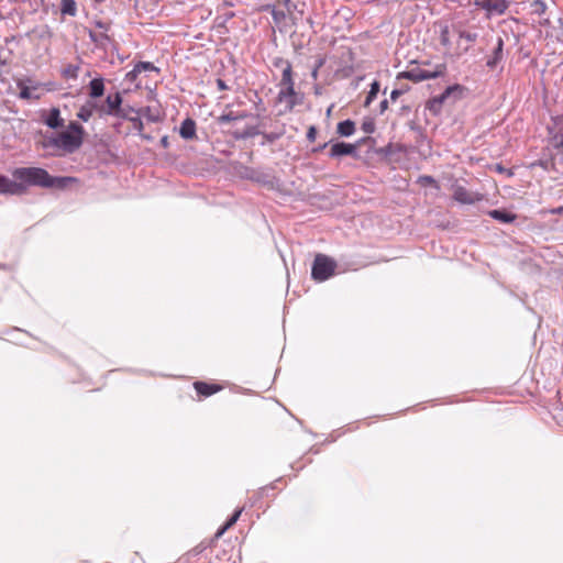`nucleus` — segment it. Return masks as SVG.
Instances as JSON below:
<instances>
[{
  "instance_id": "aec40b11",
  "label": "nucleus",
  "mask_w": 563,
  "mask_h": 563,
  "mask_svg": "<svg viewBox=\"0 0 563 563\" xmlns=\"http://www.w3.org/2000/svg\"><path fill=\"white\" fill-rule=\"evenodd\" d=\"M503 47H504V41L501 38H498L497 46L494 49L492 56L487 59L486 65L489 68H494L503 58Z\"/></svg>"
},
{
  "instance_id": "b1692460",
  "label": "nucleus",
  "mask_w": 563,
  "mask_h": 563,
  "mask_svg": "<svg viewBox=\"0 0 563 563\" xmlns=\"http://www.w3.org/2000/svg\"><path fill=\"white\" fill-rule=\"evenodd\" d=\"M92 115V106L86 102L79 108V111L77 112V117L84 122L89 121Z\"/></svg>"
},
{
  "instance_id": "2eb2a0df",
  "label": "nucleus",
  "mask_w": 563,
  "mask_h": 563,
  "mask_svg": "<svg viewBox=\"0 0 563 563\" xmlns=\"http://www.w3.org/2000/svg\"><path fill=\"white\" fill-rule=\"evenodd\" d=\"M456 34L461 44L468 45V48L477 41V34L456 25Z\"/></svg>"
},
{
  "instance_id": "412c9836",
  "label": "nucleus",
  "mask_w": 563,
  "mask_h": 563,
  "mask_svg": "<svg viewBox=\"0 0 563 563\" xmlns=\"http://www.w3.org/2000/svg\"><path fill=\"white\" fill-rule=\"evenodd\" d=\"M336 132L341 136H350L355 132V123L347 119L338 123Z\"/></svg>"
},
{
  "instance_id": "20e7f679",
  "label": "nucleus",
  "mask_w": 563,
  "mask_h": 563,
  "mask_svg": "<svg viewBox=\"0 0 563 563\" xmlns=\"http://www.w3.org/2000/svg\"><path fill=\"white\" fill-rule=\"evenodd\" d=\"M336 263L324 254H317L312 264L311 276L317 282H324L334 275Z\"/></svg>"
},
{
  "instance_id": "f704fd0d",
  "label": "nucleus",
  "mask_w": 563,
  "mask_h": 563,
  "mask_svg": "<svg viewBox=\"0 0 563 563\" xmlns=\"http://www.w3.org/2000/svg\"><path fill=\"white\" fill-rule=\"evenodd\" d=\"M316 136H317V129L314 126H310L307 132V139L310 142H313L316 140Z\"/></svg>"
},
{
  "instance_id": "9d476101",
  "label": "nucleus",
  "mask_w": 563,
  "mask_h": 563,
  "mask_svg": "<svg viewBox=\"0 0 563 563\" xmlns=\"http://www.w3.org/2000/svg\"><path fill=\"white\" fill-rule=\"evenodd\" d=\"M358 144H350L344 142H338L331 145L329 151V156L332 158H338L346 155L356 156V150Z\"/></svg>"
},
{
  "instance_id": "c85d7f7f",
  "label": "nucleus",
  "mask_w": 563,
  "mask_h": 563,
  "mask_svg": "<svg viewBox=\"0 0 563 563\" xmlns=\"http://www.w3.org/2000/svg\"><path fill=\"white\" fill-rule=\"evenodd\" d=\"M379 91V84L377 81H374L371 85V90L366 97L365 106H368L376 97Z\"/></svg>"
},
{
  "instance_id": "7ed1b4c3",
  "label": "nucleus",
  "mask_w": 563,
  "mask_h": 563,
  "mask_svg": "<svg viewBox=\"0 0 563 563\" xmlns=\"http://www.w3.org/2000/svg\"><path fill=\"white\" fill-rule=\"evenodd\" d=\"M457 40L456 25H440L439 42L443 47L444 54L460 57L468 52V45L461 44Z\"/></svg>"
},
{
  "instance_id": "a18cd8bd",
  "label": "nucleus",
  "mask_w": 563,
  "mask_h": 563,
  "mask_svg": "<svg viewBox=\"0 0 563 563\" xmlns=\"http://www.w3.org/2000/svg\"><path fill=\"white\" fill-rule=\"evenodd\" d=\"M162 142L166 145V144H167V140H166V137H164V139L162 140Z\"/></svg>"
},
{
  "instance_id": "a211bd4d",
  "label": "nucleus",
  "mask_w": 563,
  "mask_h": 563,
  "mask_svg": "<svg viewBox=\"0 0 563 563\" xmlns=\"http://www.w3.org/2000/svg\"><path fill=\"white\" fill-rule=\"evenodd\" d=\"M45 123L51 129H57L64 125V120L60 118V111L58 108L51 109Z\"/></svg>"
},
{
  "instance_id": "58836bf2",
  "label": "nucleus",
  "mask_w": 563,
  "mask_h": 563,
  "mask_svg": "<svg viewBox=\"0 0 563 563\" xmlns=\"http://www.w3.org/2000/svg\"><path fill=\"white\" fill-rule=\"evenodd\" d=\"M253 134H254V132L252 130H247V131H244V132H242L240 134H236V137H247V136H251Z\"/></svg>"
},
{
  "instance_id": "a878e982",
  "label": "nucleus",
  "mask_w": 563,
  "mask_h": 563,
  "mask_svg": "<svg viewBox=\"0 0 563 563\" xmlns=\"http://www.w3.org/2000/svg\"><path fill=\"white\" fill-rule=\"evenodd\" d=\"M246 117H247L246 113H234V112L231 111L229 113L220 115L218 118V121L221 124H225V123H229L231 121H235V120H240V119H245Z\"/></svg>"
},
{
  "instance_id": "dca6fc26",
  "label": "nucleus",
  "mask_w": 563,
  "mask_h": 563,
  "mask_svg": "<svg viewBox=\"0 0 563 563\" xmlns=\"http://www.w3.org/2000/svg\"><path fill=\"white\" fill-rule=\"evenodd\" d=\"M295 97V86L289 85L286 87H280V90L278 92V100L287 102L290 109L294 108V106L296 104Z\"/></svg>"
},
{
  "instance_id": "4c0bfd02",
  "label": "nucleus",
  "mask_w": 563,
  "mask_h": 563,
  "mask_svg": "<svg viewBox=\"0 0 563 563\" xmlns=\"http://www.w3.org/2000/svg\"><path fill=\"white\" fill-rule=\"evenodd\" d=\"M404 93V90H400V89H395L391 91L390 93V99L393 101H396L398 99L399 96H401Z\"/></svg>"
},
{
  "instance_id": "5701e85b",
  "label": "nucleus",
  "mask_w": 563,
  "mask_h": 563,
  "mask_svg": "<svg viewBox=\"0 0 563 563\" xmlns=\"http://www.w3.org/2000/svg\"><path fill=\"white\" fill-rule=\"evenodd\" d=\"M243 509L240 508L234 511V514L227 520V522L218 530L216 533V537H221L228 529H230L232 526L235 525V522L239 520Z\"/></svg>"
},
{
  "instance_id": "c9c22d12",
  "label": "nucleus",
  "mask_w": 563,
  "mask_h": 563,
  "mask_svg": "<svg viewBox=\"0 0 563 563\" xmlns=\"http://www.w3.org/2000/svg\"><path fill=\"white\" fill-rule=\"evenodd\" d=\"M86 103H90V104L92 106V112H93V114H95V113H98V114H99V109H100V106H101V104H99L97 101H95V99H91V98H90L89 100H87V101H86Z\"/></svg>"
},
{
  "instance_id": "f3484780",
  "label": "nucleus",
  "mask_w": 563,
  "mask_h": 563,
  "mask_svg": "<svg viewBox=\"0 0 563 563\" xmlns=\"http://www.w3.org/2000/svg\"><path fill=\"white\" fill-rule=\"evenodd\" d=\"M89 97L91 99H97L104 93V81L103 78H93L89 82Z\"/></svg>"
},
{
  "instance_id": "473e14b6",
  "label": "nucleus",
  "mask_w": 563,
  "mask_h": 563,
  "mask_svg": "<svg viewBox=\"0 0 563 563\" xmlns=\"http://www.w3.org/2000/svg\"><path fill=\"white\" fill-rule=\"evenodd\" d=\"M90 36H91L92 41L96 44L100 45V46H104L106 42L109 41V37L107 35H103V34H101L100 36H97V35L91 33Z\"/></svg>"
},
{
  "instance_id": "6e6552de",
  "label": "nucleus",
  "mask_w": 563,
  "mask_h": 563,
  "mask_svg": "<svg viewBox=\"0 0 563 563\" xmlns=\"http://www.w3.org/2000/svg\"><path fill=\"white\" fill-rule=\"evenodd\" d=\"M27 82H31V79L19 80L16 82L18 88L20 89L19 97L23 100H38L41 98V93H36V91L41 88L51 90L48 84L35 82L32 86H29Z\"/></svg>"
},
{
  "instance_id": "393cba45",
  "label": "nucleus",
  "mask_w": 563,
  "mask_h": 563,
  "mask_svg": "<svg viewBox=\"0 0 563 563\" xmlns=\"http://www.w3.org/2000/svg\"><path fill=\"white\" fill-rule=\"evenodd\" d=\"M60 11L64 14L74 16L77 12L76 2L74 0H62Z\"/></svg>"
},
{
  "instance_id": "c756f323",
  "label": "nucleus",
  "mask_w": 563,
  "mask_h": 563,
  "mask_svg": "<svg viewBox=\"0 0 563 563\" xmlns=\"http://www.w3.org/2000/svg\"><path fill=\"white\" fill-rule=\"evenodd\" d=\"M418 183L421 185V186H433L434 188L439 189L440 186L439 184L437 183V180L431 177V176H420L419 179H418Z\"/></svg>"
},
{
  "instance_id": "f8f14e48",
  "label": "nucleus",
  "mask_w": 563,
  "mask_h": 563,
  "mask_svg": "<svg viewBox=\"0 0 563 563\" xmlns=\"http://www.w3.org/2000/svg\"><path fill=\"white\" fill-rule=\"evenodd\" d=\"M194 388L200 398H207L221 391L224 386L217 383L197 380L194 383Z\"/></svg>"
},
{
  "instance_id": "79ce46f5",
  "label": "nucleus",
  "mask_w": 563,
  "mask_h": 563,
  "mask_svg": "<svg viewBox=\"0 0 563 563\" xmlns=\"http://www.w3.org/2000/svg\"><path fill=\"white\" fill-rule=\"evenodd\" d=\"M555 147L563 151V134L559 136V143L555 145Z\"/></svg>"
},
{
  "instance_id": "ddd939ff",
  "label": "nucleus",
  "mask_w": 563,
  "mask_h": 563,
  "mask_svg": "<svg viewBox=\"0 0 563 563\" xmlns=\"http://www.w3.org/2000/svg\"><path fill=\"white\" fill-rule=\"evenodd\" d=\"M463 87L460 85H453L448 87L440 96L434 97L429 102V109L433 111H438L443 102L455 91L462 92Z\"/></svg>"
},
{
  "instance_id": "37998d69",
  "label": "nucleus",
  "mask_w": 563,
  "mask_h": 563,
  "mask_svg": "<svg viewBox=\"0 0 563 563\" xmlns=\"http://www.w3.org/2000/svg\"><path fill=\"white\" fill-rule=\"evenodd\" d=\"M131 121H133V122H134V124H135V125H137L140 129H141V128H142V125H143V124H142V121H141L140 119H137V118H135V119H131Z\"/></svg>"
},
{
  "instance_id": "1a4fd4ad",
  "label": "nucleus",
  "mask_w": 563,
  "mask_h": 563,
  "mask_svg": "<svg viewBox=\"0 0 563 563\" xmlns=\"http://www.w3.org/2000/svg\"><path fill=\"white\" fill-rule=\"evenodd\" d=\"M453 199L463 205H473L484 199V196L479 192H473L467 190L465 187L455 185L453 186Z\"/></svg>"
},
{
  "instance_id": "423d86ee",
  "label": "nucleus",
  "mask_w": 563,
  "mask_h": 563,
  "mask_svg": "<svg viewBox=\"0 0 563 563\" xmlns=\"http://www.w3.org/2000/svg\"><path fill=\"white\" fill-rule=\"evenodd\" d=\"M122 97L120 92L108 95L106 102L100 106L99 117L114 115L119 118H126V114L121 109Z\"/></svg>"
},
{
  "instance_id": "7c9ffc66",
  "label": "nucleus",
  "mask_w": 563,
  "mask_h": 563,
  "mask_svg": "<svg viewBox=\"0 0 563 563\" xmlns=\"http://www.w3.org/2000/svg\"><path fill=\"white\" fill-rule=\"evenodd\" d=\"M136 67V70L140 71V74L142 71H152V70H156V67L150 63V62H140L135 65Z\"/></svg>"
},
{
  "instance_id": "c03bdc74",
  "label": "nucleus",
  "mask_w": 563,
  "mask_h": 563,
  "mask_svg": "<svg viewBox=\"0 0 563 563\" xmlns=\"http://www.w3.org/2000/svg\"><path fill=\"white\" fill-rule=\"evenodd\" d=\"M387 106H388L387 100H384V101L380 102L382 110H385L387 108Z\"/></svg>"
},
{
  "instance_id": "0eeeda50",
  "label": "nucleus",
  "mask_w": 563,
  "mask_h": 563,
  "mask_svg": "<svg viewBox=\"0 0 563 563\" xmlns=\"http://www.w3.org/2000/svg\"><path fill=\"white\" fill-rule=\"evenodd\" d=\"M474 4L484 10L487 16L503 15L509 8L507 0H474Z\"/></svg>"
},
{
  "instance_id": "a19ab883",
  "label": "nucleus",
  "mask_w": 563,
  "mask_h": 563,
  "mask_svg": "<svg viewBox=\"0 0 563 563\" xmlns=\"http://www.w3.org/2000/svg\"><path fill=\"white\" fill-rule=\"evenodd\" d=\"M550 212L552 214H563V206L562 207H558L555 209H552V210H550Z\"/></svg>"
},
{
  "instance_id": "6ab92c4d",
  "label": "nucleus",
  "mask_w": 563,
  "mask_h": 563,
  "mask_svg": "<svg viewBox=\"0 0 563 563\" xmlns=\"http://www.w3.org/2000/svg\"><path fill=\"white\" fill-rule=\"evenodd\" d=\"M488 214H489L493 219H495V220H497V221H500V222H503V223H511V222H514V221L517 219V214L511 213V212H508V211H506V210H498V209H496V210H490V211L488 212Z\"/></svg>"
},
{
  "instance_id": "bb28decb",
  "label": "nucleus",
  "mask_w": 563,
  "mask_h": 563,
  "mask_svg": "<svg viewBox=\"0 0 563 563\" xmlns=\"http://www.w3.org/2000/svg\"><path fill=\"white\" fill-rule=\"evenodd\" d=\"M79 66L69 64L62 70V76L66 79H76L78 77Z\"/></svg>"
},
{
  "instance_id": "4be33fe9",
  "label": "nucleus",
  "mask_w": 563,
  "mask_h": 563,
  "mask_svg": "<svg viewBox=\"0 0 563 563\" xmlns=\"http://www.w3.org/2000/svg\"><path fill=\"white\" fill-rule=\"evenodd\" d=\"M289 85L295 86L294 79H292V67L289 62H286V67L283 69L279 87H286Z\"/></svg>"
},
{
  "instance_id": "72a5a7b5",
  "label": "nucleus",
  "mask_w": 563,
  "mask_h": 563,
  "mask_svg": "<svg viewBox=\"0 0 563 563\" xmlns=\"http://www.w3.org/2000/svg\"><path fill=\"white\" fill-rule=\"evenodd\" d=\"M139 75H140V71H139V70H136V67L134 66V67H133V69H132V70H130V71L126 74L125 78H126L129 81L133 82V81H135V80H136V78H137V76H139Z\"/></svg>"
},
{
  "instance_id": "cd10ccee",
  "label": "nucleus",
  "mask_w": 563,
  "mask_h": 563,
  "mask_svg": "<svg viewBox=\"0 0 563 563\" xmlns=\"http://www.w3.org/2000/svg\"><path fill=\"white\" fill-rule=\"evenodd\" d=\"M531 8H532V13H534L539 16L543 15L548 9L545 2L542 0H533V2L531 3Z\"/></svg>"
},
{
  "instance_id": "2f4dec72",
  "label": "nucleus",
  "mask_w": 563,
  "mask_h": 563,
  "mask_svg": "<svg viewBox=\"0 0 563 563\" xmlns=\"http://www.w3.org/2000/svg\"><path fill=\"white\" fill-rule=\"evenodd\" d=\"M362 130L365 132V133H373L375 131V123L373 122V120H366L362 123Z\"/></svg>"
},
{
  "instance_id": "ea45409f",
  "label": "nucleus",
  "mask_w": 563,
  "mask_h": 563,
  "mask_svg": "<svg viewBox=\"0 0 563 563\" xmlns=\"http://www.w3.org/2000/svg\"><path fill=\"white\" fill-rule=\"evenodd\" d=\"M272 14H273L275 21H278L280 18L284 16V13H280V12L276 11L275 9L272 10Z\"/></svg>"
},
{
  "instance_id": "39448f33",
  "label": "nucleus",
  "mask_w": 563,
  "mask_h": 563,
  "mask_svg": "<svg viewBox=\"0 0 563 563\" xmlns=\"http://www.w3.org/2000/svg\"><path fill=\"white\" fill-rule=\"evenodd\" d=\"M445 70H446L445 65L440 64V65H437L433 70L416 68V69L402 71V73L398 74L397 78H406L413 82H420L423 80L440 77V76L444 75Z\"/></svg>"
},
{
  "instance_id": "e433bc0d",
  "label": "nucleus",
  "mask_w": 563,
  "mask_h": 563,
  "mask_svg": "<svg viewBox=\"0 0 563 563\" xmlns=\"http://www.w3.org/2000/svg\"><path fill=\"white\" fill-rule=\"evenodd\" d=\"M217 86H218V89L222 90V91L229 89V87L227 86L225 81L223 79H221V78L217 79Z\"/></svg>"
},
{
  "instance_id": "4468645a",
  "label": "nucleus",
  "mask_w": 563,
  "mask_h": 563,
  "mask_svg": "<svg viewBox=\"0 0 563 563\" xmlns=\"http://www.w3.org/2000/svg\"><path fill=\"white\" fill-rule=\"evenodd\" d=\"M179 134L185 140H192L196 137V122L188 118L180 124Z\"/></svg>"
},
{
  "instance_id": "9b49d317",
  "label": "nucleus",
  "mask_w": 563,
  "mask_h": 563,
  "mask_svg": "<svg viewBox=\"0 0 563 563\" xmlns=\"http://www.w3.org/2000/svg\"><path fill=\"white\" fill-rule=\"evenodd\" d=\"M0 194L21 196L24 195V187L21 184H15V179H10L7 176L0 175Z\"/></svg>"
},
{
  "instance_id": "f03ea898",
  "label": "nucleus",
  "mask_w": 563,
  "mask_h": 563,
  "mask_svg": "<svg viewBox=\"0 0 563 563\" xmlns=\"http://www.w3.org/2000/svg\"><path fill=\"white\" fill-rule=\"evenodd\" d=\"M85 139L84 126L75 121H71L67 130L59 132L55 136L46 137L43 141L44 148H53V153L56 156H63L66 154H73L78 151Z\"/></svg>"
},
{
  "instance_id": "f257e3e1",
  "label": "nucleus",
  "mask_w": 563,
  "mask_h": 563,
  "mask_svg": "<svg viewBox=\"0 0 563 563\" xmlns=\"http://www.w3.org/2000/svg\"><path fill=\"white\" fill-rule=\"evenodd\" d=\"M12 177L15 179V184H21L24 187V194H26L29 186L64 189L68 185L78 183L76 177H55L49 175L46 169L41 167L15 168L12 170Z\"/></svg>"
}]
</instances>
